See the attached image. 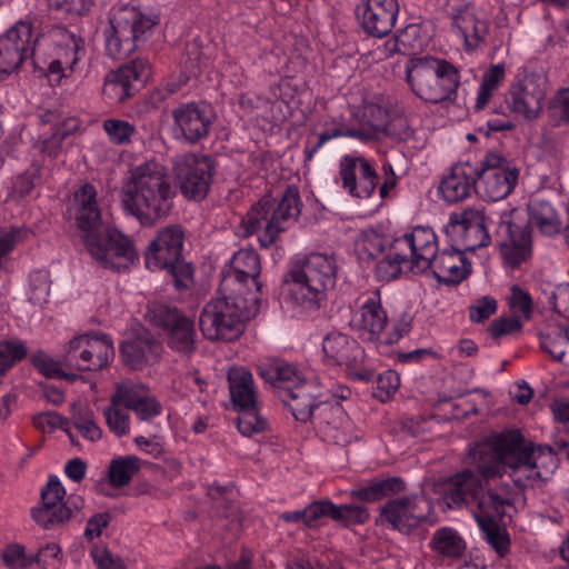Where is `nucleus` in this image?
<instances>
[{
	"instance_id": "nucleus-1",
	"label": "nucleus",
	"mask_w": 569,
	"mask_h": 569,
	"mask_svg": "<svg viewBox=\"0 0 569 569\" xmlns=\"http://www.w3.org/2000/svg\"><path fill=\"white\" fill-rule=\"evenodd\" d=\"M468 461L487 480L501 479L510 470L516 487H540L558 468L553 448L535 446L519 430H503L485 438L469 449Z\"/></svg>"
},
{
	"instance_id": "nucleus-2",
	"label": "nucleus",
	"mask_w": 569,
	"mask_h": 569,
	"mask_svg": "<svg viewBox=\"0 0 569 569\" xmlns=\"http://www.w3.org/2000/svg\"><path fill=\"white\" fill-rule=\"evenodd\" d=\"M259 376L278 390V396L287 406L296 420L307 422L315 409H319L320 431L326 440L347 446L356 438L352 422L340 406L316 403L319 387L308 380L295 366L279 359L270 360L258 366Z\"/></svg>"
},
{
	"instance_id": "nucleus-3",
	"label": "nucleus",
	"mask_w": 569,
	"mask_h": 569,
	"mask_svg": "<svg viewBox=\"0 0 569 569\" xmlns=\"http://www.w3.org/2000/svg\"><path fill=\"white\" fill-rule=\"evenodd\" d=\"M69 211L74 217L86 249L101 267L121 270L134 260L132 242L102 222L92 184L84 183L73 192Z\"/></svg>"
},
{
	"instance_id": "nucleus-4",
	"label": "nucleus",
	"mask_w": 569,
	"mask_h": 569,
	"mask_svg": "<svg viewBox=\"0 0 569 569\" xmlns=\"http://www.w3.org/2000/svg\"><path fill=\"white\" fill-rule=\"evenodd\" d=\"M173 190L166 169L157 161L134 167L121 188L122 208L142 226H153L172 208Z\"/></svg>"
},
{
	"instance_id": "nucleus-5",
	"label": "nucleus",
	"mask_w": 569,
	"mask_h": 569,
	"mask_svg": "<svg viewBox=\"0 0 569 569\" xmlns=\"http://www.w3.org/2000/svg\"><path fill=\"white\" fill-rule=\"evenodd\" d=\"M300 212L299 190L293 184L287 186L278 202L270 197H263L250 208L240 223L241 236L259 233V243L267 249L281 232L297 221Z\"/></svg>"
},
{
	"instance_id": "nucleus-6",
	"label": "nucleus",
	"mask_w": 569,
	"mask_h": 569,
	"mask_svg": "<svg viewBox=\"0 0 569 569\" xmlns=\"http://www.w3.org/2000/svg\"><path fill=\"white\" fill-rule=\"evenodd\" d=\"M337 279V264L332 257L311 253L297 261L286 277L288 299L305 310H317L326 300L327 291Z\"/></svg>"
},
{
	"instance_id": "nucleus-7",
	"label": "nucleus",
	"mask_w": 569,
	"mask_h": 569,
	"mask_svg": "<svg viewBox=\"0 0 569 569\" xmlns=\"http://www.w3.org/2000/svg\"><path fill=\"white\" fill-rule=\"evenodd\" d=\"M406 77L413 93L431 103L450 99L460 84L459 71L453 64L428 54L410 58Z\"/></svg>"
},
{
	"instance_id": "nucleus-8",
	"label": "nucleus",
	"mask_w": 569,
	"mask_h": 569,
	"mask_svg": "<svg viewBox=\"0 0 569 569\" xmlns=\"http://www.w3.org/2000/svg\"><path fill=\"white\" fill-rule=\"evenodd\" d=\"M513 502V491L508 482L498 479H490L479 492V499L476 500L472 508L473 517L486 535V539L499 555L503 557L508 550L510 540L508 533L502 529L497 520L505 512L506 507Z\"/></svg>"
},
{
	"instance_id": "nucleus-9",
	"label": "nucleus",
	"mask_w": 569,
	"mask_h": 569,
	"mask_svg": "<svg viewBox=\"0 0 569 569\" xmlns=\"http://www.w3.org/2000/svg\"><path fill=\"white\" fill-rule=\"evenodd\" d=\"M222 298L209 301L199 318L203 336L209 340H233L242 332L243 322L252 316L249 300L238 292L220 291Z\"/></svg>"
},
{
	"instance_id": "nucleus-10",
	"label": "nucleus",
	"mask_w": 569,
	"mask_h": 569,
	"mask_svg": "<svg viewBox=\"0 0 569 569\" xmlns=\"http://www.w3.org/2000/svg\"><path fill=\"white\" fill-rule=\"evenodd\" d=\"M106 30V50L112 59H121L144 42L159 23L158 16L146 14L136 7L122 6L113 10Z\"/></svg>"
},
{
	"instance_id": "nucleus-11",
	"label": "nucleus",
	"mask_w": 569,
	"mask_h": 569,
	"mask_svg": "<svg viewBox=\"0 0 569 569\" xmlns=\"http://www.w3.org/2000/svg\"><path fill=\"white\" fill-rule=\"evenodd\" d=\"M184 232L180 226L161 228L150 241L146 253V264L149 269L167 270L177 289L188 288L192 282L193 269L182 256Z\"/></svg>"
},
{
	"instance_id": "nucleus-12",
	"label": "nucleus",
	"mask_w": 569,
	"mask_h": 569,
	"mask_svg": "<svg viewBox=\"0 0 569 569\" xmlns=\"http://www.w3.org/2000/svg\"><path fill=\"white\" fill-rule=\"evenodd\" d=\"M519 171L507 158L497 152L485 156L477 166L475 192L489 201L507 198L518 181Z\"/></svg>"
},
{
	"instance_id": "nucleus-13",
	"label": "nucleus",
	"mask_w": 569,
	"mask_h": 569,
	"mask_svg": "<svg viewBox=\"0 0 569 569\" xmlns=\"http://www.w3.org/2000/svg\"><path fill=\"white\" fill-rule=\"evenodd\" d=\"M113 356V345L107 335H81L68 342L63 363L77 370L93 371L108 366Z\"/></svg>"
},
{
	"instance_id": "nucleus-14",
	"label": "nucleus",
	"mask_w": 569,
	"mask_h": 569,
	"mask_svg": "<svg viewBox=\"0 0 569 569\" xmlns=\"http://www.w3.org/2000/svg\"><path fill=\"white\" fill-rule=\"evenodd\" d=\"M323 517L349 525L363 523L368 517V510L361 506L341 505L336 506L329 500H318L308 505L303 510L282 512L280 519L286 522H301L308 528L317 526L318 520Z\"/></svg>"
},
{
	"instance_id": "nucleus-15",
	"label": "nucleus",
	"mask_w": 569,
	"mask_h": 569,
	"mask_svg": "<svg viewBox=\"0 0 569 569\" xmlns=\"http://www.w3.org/2000/svg\"><path fill=\"white\" fill-rule=\"evenodd\" d=\"M149 315L156 326L168 331V346L172 350L187 356L196 350V330L190 318L166 305H154Z\"/></svg>"
},
{
	"instance_id": "nucleus-16",
	"label": "nucleus",
	"mask_w": 569,
	"mask_h": 569,
	"mask_svg": "<svg viewBox=\"0 0 569 569\" xmlns=\"http://www.w3.org/2000/svg\"><path fill=\"white\" fill-rule=\"evenodd\" d=\"M181 193L191 200L203 199L211 183L214 164L209 156L184 154L174 167Z\"/></svg>"
},
{
	"instance_id": "nucleus-17",
	"label": "nucleus",
	"mask_w": 569,
	"mask_h": 569,
	"mask_svg": "<svg viewBox=\"0 0 569 569\" xmlns=\"http://www.w3.org/2000/svg\"><path fill=\"white\" fill-rule=\"evenodd\" d=\"M36 41L28 21H19L0 37V81L33 54Z\"/></svg>"
},
{
	"instance_id": "nucleus-18",
	"label": "nucleus",
	"mask_w": 569,
	"mask_h": 569,
	"mask_svg": "<svg viewBox=\"0 0 569 569\" xmlns=\"http://www.w3.org/2000/svg\"><path fill=\"white\" fill-rule=\"evenodd\" d=\"M546 78L538 73H526L515 81L508 93V109L528 120L536 119L546 98Z\"/></svg>"
},
{
	"instance_id": "nucleus-19",
	"label": "nucleus",
	"mask_w": 569,
	"mask_h": 569,
	"mask_svg": "<svg viewBox=\"0 0 569 569\" xmlns=\"http://www.w3.org/2000/svg\"><path fill=\"white\" fill-rule=\"evenodd\" d=\"M497 242L505 262L519 267L531 256V228L529 223H516L505 214L496 231Z\"/></svg>"
},
{
	"instance_id": "nucleus-20",
	"label": "nucleus",
	"mask_w": 569,
	"mask_h": 569,
	"mask_svg": "<svg viewBox=\"0 0 569 569\" xmlns=\"http://www.w3.org/2000/svg\"><path fill=\"white\" fill-rule=\"evenodd\" d=\"M399 13L397 0H360L356 17L363 31L371 37L382 38L391 32Z\"/></svg>"
},
{
	"instance_id": "nucleus-21",
	"label": "nucleus",
	"mask_w": 569,
	"mask_h": 569,
	"mask_svg": "<svg viewBox=\"0 0 569 569\" xmlns=\"http://www.w3.org/2000/svg\"><path fill=\"white\" fill-rule=\"evenodd\" d=\"M446 231L448 234L460 237L463 248L469 251L490 243L487 219L480 210L468 209L451 213Z\"/></svg>"
},
{
	"instance_id": "nucleus-22",
	"label": "nucleus",
	"mask_w": 569,
	"mask_h": 569,
	"mask_svg": "<svg viewBox=\"0 0 569 569\" xmlns=\"http://www.w3.org/2000/svg\"><path fill=\"white\" fill-rule=\"evenodd\" d=\"M430 512V503L423 496L403 497L388 501L381 509V515L401 532H410Z\"/></svg>"
},
{
	"instance_id": "nucleus-23",
	"label": "nucleus",
	"mask_w": 569,
	"mask_h": 569,
	"mask_svg": "<svg viewBox=\"0 0 569 569\" xmlns=\"http://www.w3.org/2000/svg\"><path fill=\"white\" fill-rule=\"evenodd\" d=\"M66 490L56 477H50L41 491V506L31 511L32 519L43 529H52L68 521L72 511L62 502Z\"/></svg>"
},
{
	"instance_id": "nucleus-24",
	"label": "nucleus",
	"mask_w": 569,
	"mask_h": 569,
	"mask_svg": "<svg viewBox=\"0 0 569 569\" xmlns=\"http://www.w3.org/2000/svg\"><path fill=\"white\" fill-rule=\"evenodd\" d=\"M174 128L183 139L196 143L207 137L214 119L211 106L207 103H184L172 111Z\"/></svg>"
},
{
	"instance_id": "nucleus-25",
	"label": "nucleus",
	"mask_w": 569,
	"mask_h": 569,
	"mask_svg": "<svg viewBox=\"0 0 569 569\" xmlns=\"http://www.w3.org/2000/svg\"><path fill=\"white\" fill-rule=\"evenodd\" d=\"M261 271L259 254L252 249H241L231 259V268L222 273L220 291L244 293L248 279L254 283L256 291L261 290L262 283L258 280Z\"/></svg>"
},
{
	"instance_id": "nucleus-26",
	"label": "nucleus",
	"mask_w": 569,
	"mask_h": 569,
	"mask_svg": "<svg viewBox=\"0 0 569 569\" xmlns=\"http://www.w3.org/2000/svg\"><path fill=\"white\" fill-rule=\"evenodd\" d=\"M342 188L352 197L366 199L375 191L378 174L371 163L361 157L346 156L339 170Z\"/></svg>"
},
{
	"instance_id": "nucleus-27",
	"label": "nucleus",
	"mask_w": 569,
	"mask_h": 569,
	"mask_svg": "<svg viewBox=\"0 0 569 569\" xmlns=\"http://www.w3.org/2000/svg\"><path fill=\"white\" fill-rule=\"evenodd\" d=\"M150 76L149 62L144 59H136L129 64L121 66L116 71L108 73L103 93L109 99L122 103L130 96L136 83H143Z\"/></svg>"
},
{
	"instance_id": "nucleus-28",
	"label": "nucleus",
	"mask_w": 569,
	"mask_h": 569,
	"mask_svg": "<svg viewBox=\"0 0 569 569\" xmlns=\"http://www.w3.org/2000/svg\"><path fill=\"white\" fill-rule=\"evenodd\" d=\"M437 237L430 228L417 227L411 233L396 239L393 249H408L411 268L416 272H426L429 263L438 253Z\"/></svg>"
},
{
	"instance_id": "nucleus-29",
	"label": "nucleus",
	"mask_w": 569,
	"mask_h": 569,
	"mask_svg": "<svg viewBox=\"0 0 569 569\" xmlns=\"http://www.w3.org/2000/svg\"><path fill=\"white\" fill-rule=\"evenodd\" d=\"M488 481L473 469L466 468L448 479L445 485L443 499L449 508L463 506L473 508L482 486Z\"/></svg>"
},
{
	"instance_id": "nucleus-30",
	"label": "nucleus",
	"mask_w": 569,
	"mask_h": 569,
	"mask_svg": "<svg viewBox=\"0 0 569 569\" xmlns=\"http://www.w3.org/2000/svg\"><path fill=\"white\" fill-rule=\"evenodd\" d=\"M117 399L124 400V408L141 421H151L161 412V405L149 389L131 380L117 383Z\"/></svg>"
},
{
	"instance_id": "nucleus-31",
	"label": "nucleus",
	"mask_w": 569,
	"mask_h": 569,
	"mask_svg": "<svg viewBox=\"0 0 569 569\" xmlns=\"http://www.w3.org/2000/svg\"><path fill=\"white\" fill-rule=\"evenodd\" d=\"M161 352L162 343L148 332L128 339L120 346L123 365L136 370L154 363Z\"/></svg>"
},
{
	"instance_id": "nucleus-32",
	"label": "nucleus",
	"mask_w": 569,
	"mask_h": 569,
	"mask_svg": "<svg viewBox=\"0 0 569 569\" xmlns=\"http://www.w3.org/2000/svg\"><path fill=\"white\" fill-rule=\"evenodd\" d=\"M388 323L379 295L375 293L360 308V318L355 321L359 339L372 343H381L383 330Z\"/></svg>"
},
{
	"instance_id": "nucleus-33",
	"label": "nucleus",
	"mask_w": 569,
	"mask_h": 569,
	"mask_svg": "<svg viewBox=\"0 0 569 569\" xmlns=\"http://www.w3.org/2000/svg\"><path fill=\"white\" fill-rule=\"evenodd\" d=\"M428 270H430L438 282L446 284L460 283L470 273L462 251L457 249H446L438 252L435 258L427 263V271Z\"/></svg>"
},
{
	"instance_id": "nucleus-34",
	"label": "nucleus",
	"mask_w": 569,
	"mask_h": 569,
	"mask_svg": "<svg viewBox=\"0 0 569 569\" xmlns=\"http://www.w3.org/2000/svg\"><path fill=\"white\" fill-rule=\"evenodd\" d=\"M477 166L463 161L452 166L450 173L442 179L439 192L448 202H458L466 199L475 190Z\"/></svg>"
},
{
	"instance_id": "nucleus-35",
	"label": "nucleus",
	"mask_w": 569,
	"mask_h": 569,
	"mask_svg": "<svg viewBox=\"0 0 569 569\" xmlns=\"http://www.w3.org/2000/svg\"><path fill=\"white\" fill-rule=\"evenodd\" d=\"M322 350L336 363L346 365L349 369L356 367L362 356L358 342L340 332L328 333L323 339Z\"/></svg>"
},
{
	"instance_id": "nucleus-36",
	"label": "nucleus",
	"mask_w": 569,
	"mask_h": 569,
	"mask_svg": "<svg viewBox=\"0 0 569 569\" xmlns=\"http://www.w3.org/2000/svg\"><path fill=\"white\" fill-rule=\"evenodd\" d=\"M229 390L234 407L239 410L256 406L253 379L244 368H231L228 373Z\"/></svg>"
},
{
	"instance_id": "nucleus-37",
	"label": "nucleus",
	"mask_w": 569,
	"mask_h": 569,
	"mask_svg": "<svg viewBox=\"0 0 569 569\" xmlns=\"http://www.w3.org/2000/svg\"><path fill=\"white\" fill-rule=\"evenodd\" d=\"M431 550L440 558L458 559L466 551V541L452 528L437 529L429 542Z\"/></svg>"
},
{
	"instance_id": "nucleus-38",
	"label": "nucleus",
	"mask_w": 569,
	"mask_h": 569,
	"mask_svg": "<svg viewBox=\"0 0 569 569\" xmlns=\"http://www.w3.org/2000/svg\"><path fill=\"white\" fill-rule=\"evenodd\" d=\"M540 347L552 360L569 365V331L563 326L550 327L540 333Z\"/></svg>"
},
{
	"instance_id": "nucleus-39",
	"label": "nucleus",
	"mask_w": 569,
	"mask_h": 569,
	"mask_svg": "<svg viewBox=\"0 0 569 569\" xmlns=\"http://www.w3.org/2000/svg\"><path fill=\"white\" fill-rule=\"evenodd\" d=\"M403 488V480L398 477H392L371 481L367 486L353 490L351 496L361 501L372 502L380 500L389 495L398 493L402 491Z\"/></svg>"
},
{
	"instance_id": "nucleus-40",
	"label": "nucleus",
	"mask_w": 569,
	"mask_h": 569,
	"mask_svg": "<svg viewBox=\"0 0 569 569\" xmlns=\"http://www.w3.org/2000/svg\"><path fill=\"white\" fill-rule=\"evenodd\" d=\"M531 220L539 230L548 236L556 234L562 229V221L556 209L545 200H535L529 204Z\"/></svg>"
},
{
	"instance_id": "nucleus-41",
	"label": "nucleus",
	"mask_w": 569,
	"mask_h": 569,
	"mask_svg": "<svg viewBox=\"0 0 569 569\" xmlns=\"http://www.w3.org/2000/svg\"><path fill=\"white\" fill-rule=\"evenodd\" d=\"M63 36L66 38L64 58L61 57L57 60L51 61L48 67L49 76L56 74L57 82H60L61 72L63 70L62 66L68 64L69 68L73 70L77 62L84 54L83 40L81 38L77 37L74 33H70L67 31L63 33Z\"/></svg>"
},
{
	"instance_id": "nucleus-42",
	"label": "nucleus",
	"mask_w": 569,
	"mask_h": 569,
	"mask_svg": "<svg viewBox=\"0 0 569 569\" xmlns=\"http://www.w3.org/2000/svg\"><path fill=\"white\" fill-rule=\"evenodd\" d=\"M141 460L136 456H126L113 459L109 466V481L120 488L127 486L132 477L140 470Z\"/></svg>"
},
{
	"instance_id": "nucleus-43",
	"label": "nucleus",
	"mask_w": 569,
	"mask_h": 569,
	"mask_svg": "<svg viewBox=\"0 0 569 569\" xmlns=\"http://www.w3.org/2000/svg\"><path fill=\"white\" fill-rule=\"evenodd\" d=\"M387 110L373 102H366L363 106L362 118L363 120L358 124L360 130L371 131L368 141L378 138L382 131L390 132V126L386 124Z\"/></svg>"
},
{
	"instance_id": "nucleus-44",
	"label": "nucleus",
	"mask_w": 569,
	"mask_h": 569,
	"mask_svg": "<svg viewBox=\"0 0 569 569\" xmlns=\"http://www.w3.org/2000/svg\"><path fill=\"white\" fill-rule=\"evenodd\" d=\"M121 407H124V400L117 399V389L110 398V405L104 408L103 416L109 430L117 437L129 433L130 420Z\"/></svg>"
},
{
	"instance_id": "nucleus-45",
	"label": "nucleus",
	"mask_w": 569,
	"mask_h": 569,
	"mask_svg": "<svg viewBox=\"0 0 569 569\" xmlns=\"http://www.w3.org/2000/svg\"><path fill=\"white\" fill-rule=\"evenodd\" d=\"M71 426L84 439L97 441L101 438L102 431L93 419V412L88 407L74 409L71 416Z\"/></svg>"
},
{
	"instance_id": "nucleus-46",
	"label": "nucleus",
	"mask_w": 569,
	"mask_h": 569,
	"mask_svg": "<svg viewBox=\"0 0 569 569\" xmlns=\"http://www.w3.org/2000/svg\"><path fill=\"white\" fill-rule=\"evenodd\" d=\"M396 250L389 252L376 264L375 273L380 281H390L401 273V264L409 262V256L406 252Z\"/></svg>"
},
{
	"instance_id": "nucleus-47",
	"label": "nucleus",
	"mask_w": 569,
	"mask_h": 569,
	"mask_svg": "<svg viewBox=\"0 0 569 569\" xmlns=\"http://www.w3.org/2000/svg\"><path fill=\"white\" fill-rule=\"evenodd\" d=\"M503 78L505 68L501 64L492 66L487 72H485L475 106L477 110L483 109L488 103L492 91L497 89Z\"/></svg>"
},
{
	"instance_id": "nucleus-48",
	"label": "nucleus",
	"mask_w": 569,
	"mask_h": 569,
	"mask_svg": "<svg viewBox=\"0 0 569 569\" xmlns=\"http://www.w3.org/2000/svg\"><path fill=\"white\" fill-rule=\"evenodd\" d=\"M1 560L10 569H28L37 562V557L28 553L23 545L14 542L3 549Z\"/></svg>"
},
{
	"instance_id": "nucleus-49",
	"label": "nucleus",
	"mask_w": 569,
	"mask_h": 569,
	"mask_svg": "<svg viewBox=\"0 0 569 569\" xmlns=\"http://www.w3.org/2000/svg\"><path fill=\"white\" fill-rule=\"evenodd\" d=\"M27 356V348L19 340L0 341V376Z\"/></svg>"
},
{
	"instance_id": "nucleus-50",
	"label": "nucleus",
	"mask_w": 569,
	"mask_h": 569,
	"mask_svg": "<svg viewBox=\"0 0 569 569\" xmlns=\"http://www.w3.org/2000/svg\"><path fill=\"white\" fill-rule=\"evenodd\" d=\"M92 0H47L49 12L56 19L78 17L89 10Z\"/></svg>"
},
{
	"instance_id": "nucleus-51",
	"label": "nucleus",
	"mask_w": 569,
	"mask_h": 569,
	"mask_svg": "<svg viewBox=\"0 0 569 569\" xmlns=\"http://www.w3.org/2000/svg\"><path fill=\"white\" fill-rule=\"evenodd\" d=\"M238 430L246 437L260 433L267 429V420L260 416L257 406L239 410Z\"/></svg>"
},
{
	"instance_id": "nucleus-52",
	"label": "nucleus",
	"mask_w": 569,
	"mask_h": 569,
	"mask_svg": "<svg viewBox=\"0 0 569 569\" xmlns=\"http://www.w3.org/2000/svg\"><path fill=\"white\" fill-rule=\"evenodd\" d=\"M371 131L360 130L359 127H341L336 128L331 132H322L319 134L318 141L315 146L307 150V160H310L313 154L329 140L338 137H350L361 141H368Z\"/></svg>"
},
{
	"instance_id": "nucleus-53",
	"label": "nucleus",
	"mask_w": 569,
	"mask_h": 569,
	"mask_svg": "<svg viewBox=\"0 0 569 569\" xmlns=\"http://www.w3.org/2000/svg\"><path fill=\"white\" fill-rule=\"evenodd\" d=\"M103 129L113 144L122 146L131 142L136 128L128 121L120 119H108L103 121Z\"/></svg>"
},
{
	"instance_id": "nucleus-54",
	"label": "nucleus",
	"mask_w": 569,
	"mask_h": 569,
	"mask_svg": "<svg viewBox=\"0 0 569 569\" xmlns=\"http://www.w3.org/2000/svg\"><path fill=\"white\" fill-rule=\"evenodd\" d=\"M455 28L459 30L468 44H470L469 38H473L476 43L479 42L487 30L486 23L478 20L473 14L463 16Z\"/></svg>"
},
{
	"instance_id": "nucleus-55",
	"label": "nucleus",
	"mask_w": 569,
	"mask_h": 569,
	"mask_svg": "<svg viewBox=\"0 0 569 569\" xmlns=\"http://www.w3.org/2000/svg\"><path fill=\"white\" fill-rule=\"evenodd\" d=\"M549 112L556 124L569 122V88L558 91L550 102Z\"/></svg>"
},
{
	"instance_id": "nucleus-56",
	"label": "nucleus",
	"mask_w": 569,
	"mask_h": 569,
	"mask_svg": "<svg viewBox=\"0 0 569 569\" xmlns=\"http://www.w3.org/2000/svg\"><path fill=\"white\" fill-rule=\"evenodd\" d=\"M510 307L513 312H519L523 319L529 320L532 315V299L530 295L521 288L513 286L511 289Z\"/></svg>"
},
{
	"instance_id": "nucleus-57",
	"label": "nucleus",
	"mask_w": 569,
	"mask_h": 569,
	"mask_svg": "<svg viewBox=\"0 0 569 569\" xmlns=\"http://www.w3.org/2000/svg\"><path fill=\"white\" fill-rule=\"evenodd\" d=\"M497 310V301L488 296L478 299L469 308V317L473 322H482L487 320Z\"/></svg>"
},
{
	"instance_id": "nucleus-58",
	"label": "nucleus",
	"mask_w": 569,
	"mask_h": 569,
	"mask_svg": "<svg viewBox=\"0 0 569 569\" xmlns=\"http://www.w3.org/2000/svg\"><path fill=\"white\" fill-rule=\"evenodd\" d=\"M31 362L47 378H58V376L61 375V362L52 359L42 351L33 355ZM62 365H64L63 361Z\"/></svg>"
},
{
	"instance_id": "nucleus-59",
	"label": "nucleus",
	"mask_w": 569,
	"mask_h": 569,
	"mask_svg": "<svg viewBox=\"0 0 569 569\" xmlns=\"http://www.w3.org/2000/svg\"><path fill=\"white\" fill-rule=\"evenodd\" d=\"M91 556L97 569H126L123 561L107 548L96 547L92 549Z\"/></svg>"
},
{
	"instance_id": "nucleus-60",
	"label": "nucleus",
	"mask_w": 569,
	"mask_h": 569,
	"mask_svg": "<svg viewBox=\"0 0 569 569\" xmlns=\"http://www.w3.org/2000/svg\"><path fill=\"white\" fill-rule=\"evenodd\" d=\"M61 548L57 543H48L40 548L36 553L38 565L46 569H53L61 561Z\"/></svg>"
},
{
	"instance_id": "nucleus-61",
	"label": "nucleus",
	"mask_w": 569,
	"mask_h": 569,
	"mask_svg": "<svg viewBox=\"0 0 569 569\" xmlns=\"http://www.w3.org/2000/svg\"><path fill=\"white\" fill-rule=\"evenodd\" d=\"M522 325L517 317L499 318L490 323L489 331L493 338L512 335L520 331Z\"/></svg>"
},
{
	"instance_id": "nucleus-62",
	"label": "nucleus",
	"mask_w": 569,
	"mask_h": 569,
	"mask_svg": "<svg viewBox=\"0 0 569 569\" xmlns=\"http://www.w3.org/2000/svg\"><path fill=\"white\" fill-rule=\"evenodd\" d=\"M400 386V379L396 371L387 370L380 373L377 378L378 396L383 399L389 398Z\"/></svg>"
},
{
	"instance_id": "nucleus-63",
	"label": "nucleus",
	"mask_w": 569,
	"mask_h": 569,
	"mask_svg": "<svg viewBox=\"0 0 569 569\" xmlns=\"http://www.w3.org/2000/svg\"><path fill=\"white\" fill-rule=\"evenodd\" d=\"M110 521V515L108 512H101L92 516L87 523L84 530V537L92 540L94 537H99L102 529L108 526Z\"/></svg>"
},
{
	"instance_id": "nucleus-64",
	"label": "nucleus",
	"mask_w": 569,
	"mask_h": 569,
	"mask_svg": "<svg viewBox=\"0 0 569 569\" xmlns=\"http://www.w3.org/2000/svg\"><path fill=\"white\" fill-rule=\"evenodd\" d=\"M500 109L502 107L496 109L495 114L487 121V126L491 131L510 130L515 127L512 119Z\"/></svg>"
}]
</instances>
